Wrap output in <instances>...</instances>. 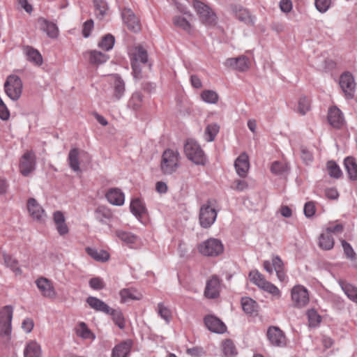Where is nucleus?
<instances>
[{
    "label": "nucleus",
    "instance_id": "1",
    "mask_svg": "<svg viewBox=\"0 0 357 357\" xmlns=\"http://www.w3.org/2000/svg\"><path fill=\"white\" fill-rule=\"evenodd\" d=\"M180 154L176 150L167 149L162 155L160 169L164 174L169 175L175 172L180 166Z\"/></svg>",
    "mask_w": 357,
    "mask_h": 357
},
{
    "label": "nucleus",
    "instance_id": "2",
    "mask_svg": "<svg viewBox=\"0 0 357 357\" xmlns=\"http://www.w3.org/2000/svg\"><path fill=\"white\" fill-rule=\"evenodd\" d=\"M215 206V200L209 199L201 206L199 220L202 227L209 228L215 222L218 215Z\"/></svg>",
    "mask_w": 357,
    "mask_h": 357
},
{
    "label": "nucleus",
    "instance_id": "3",
    "mask_svg": "<svg viewBox=\"0 0 357 357\" xmlns=\"http://www.w3.org/2000/svg\"><path fill=\"white\" fill-rule=\"evenodd\" d=\"M184 152L188 160L197 165H204L206 157L200 146L193 139H188L184 145Z\"/></svg>",
    "mask_w": 357,
    "mask_h": 357
},
{
    "label": "nucleus",
    "instance_id": "4",
    "mask_svg": "<svg viewBox=\"0 0 357 357\" xmlns=\"http://www.w3.org/2000/svg\"><path fill=\"white\" fill-rule=\"evenodd\" d=\"M193 7L195 9L200 20L206 25H215L217 22V17L214 11L204 3L195 1Z\"/></svg>",
    "mask_w": 357,
    "mask_h": 357
},
{
    "label": "nucleus",
    "instance_id": "5",
    "mask_svg": "<svg viewBox=\"0 0 357 357\" xmlns=\"http://www.w3.org/2000/svg\"><path fill=\"white\" fill-rule=\"evenodd\" d=\"M13 308L6 305L0 310V335L9 337L12 332Z\"/></svg>",
    "mask_w": 357,
    "mask_h": 357
},
{
    "label": "nucleus",
    "instance_id": "6",
    "mask_svg": "<svg viewBox=\"0 0 357 357\" xmlns=\"http://www.w3.org/2000/svg\"><path fill=\"white\" fill-rule=\"evenodd\" d=\"M222 242L216 238H211L199 245V251L205 256L216 257L223 252Z\"/></svg>",
    "mask_w": 357,
    "mask_h": 357
},
{
    "label": "nucleus",
    "instance_id": "7",
    "mask_svg": "<svg viewBox=\"0 0 357 357\" xmlns=\"http://www.w3.org/2000/svg\"><path fill=\"white\" fill-rule=\"evenodd\" d=\"M4 88L7 96L11 100H17L20 98L22 93V83L18 76L10 75L5 82Z\"/></svg>",
    "mask_w": 357,
    "mask_h": 357
},
{
    "label": "nucleus",
    "instance_id": "8",
    "mask_svg": "<svg viewBox=\"0 0 357 357\" xmlns=\"http://www.w3.org/2000/svg\"><path fill=\"white\" fill-rule=\"evenodd\" d=\"M340 86L347 99H352L355 94L356 83L353 75L349 73H344L340 77Z\"/></svg>",
    "mask_w": 357,
    "mask_h": 357
},
{
    "label": "nucleus",
    "instance_id": "9",
    "mask_svg": "<svg viewBox=\"0 0 357 357\" xmlns=\"http://www.w3.org/2000/svg\"><path fill=\"white\" fill-rule=\"evenodd\" d=\"M36 168V155L30 151H26L21 158L20 162V171L21 174L27 176Z\"/></svg>",
    "mask_w": 357,
    "mask_h": 357
},
{
    "label": "nucleus",
    "instance_id": "10",
    "mask_svg": "<svg viewBox=\"0 0 357 357\" xmlns=\"http://www.w3.org/2000/svg\"><path fill=\"white\" fill-rule=\"evenodd\" d=\"M249 278L250 281L261 290H279L274 284L266 281L264 276L257 270L251 271Z\"/></svg>",
    "mask_w": 357,
    "mask_h": 357
},
{
    "label": "nucleus",
    "instance_id": "11",
    "mask_svg": "<svg viewBox=\"0 0 357 357\" xmlns=\"http://www.w3.org/2000/svg\"><path fill=\"white\" fill-rule=\"evenodd\" d=\"M122 19L123 22L127 26L128 29L137 33L141 29L139 21L134 13L130 8H125L121 12Z\"/></svg>",
    "mask_w": 357,
    "mask_h": 357
},
{
    "label": "nucleus",
    "instance_id": "12",
    "mask_svg": "<svg viewBox=\"0 0 357 357\" xmlns=\"http://www.w3.org/2000/svg\"><path fill=\"white\" fill-rule=\"evenodd\" d=\"M205 326L211 332L224 333L227 331L225 324L218 317L213 315H207L204 319Z\"/></svg>",
    "mask_w": 357,
    "mask_h": 357
},
{
    "label": "nucleus",
    "instance_id": "13",
    "mask_svg": "<svg viewBox=\"0 0 357 357\" xmlns=\"http://www.w3.org/2000/svg\"><path fill=\"white\" fill-rule=\"evenodd\" d=\"M111 82L113 88V98L118 101L124 96L126 92L125 82L117 74L112 75Z\"/></svg>",
    "mask_w": 357,
    "mask_h": 357
},
{
    "label": "nucleus",
    "instance_id": "14",
    "mask_svg": "<svg viewBox=\"0 0 357 357\" xmlns=\"http://www.w3.org/2000/svg\"><path fill=\"white\" fill-rule=\"evenodd\" d=\"M267 337L271 344L277 347H283L286 344L285 336L278 327H269L267 331Z\"/></svg>",
    "mask_w": 357,
    "mask_h": 357
},
{
    "label": "nucleus",
    "instance_id": "15",
    "mask_svg": "<svg viewBox=\"0 0 357 357\" xmlns=\"http://www.w3.org/2000/svg\"><path fill=\"white\" fill-rule=\"evenodd\" d=\"M27 209L30 215L35 220L43 221L46 217L45 212L43 207L34 198H30L27 202Z\"/></svg>",
    "mask_w": 357,
    "mask_h": 357
},
{
    "label": "nucleus",
    "instance_id": "16",
    "mask_svg": "<svg viewBox=\"0 0 357 357\" xmlns=\"http://www.w3.org/2000/svg\"><path fill=\"white\" fill-rule=\"evenodd\" d=\"M83 56L91 64L96 66L105 63L109 59L107 54L97 50L86 51L83 53Z\"/></svg>",
    "mask_w": 357,
    "mask_h": 357
},
{
    "label": "nucleus",
    "instance_id": "17",
    "mask_svg": "<svg viewBox=\"0 0 357 357\" xmlns=\"http://www.w3.org/2000/svg\"><path fill=\"white\" fill-rule=\"evenodd\" d=\"M328 121L335 128H340L344 123L343 114L337 107H333L329 109Z\"/></svg>",
    "mask_w": 357,
    "mask_h": 357
},
{
    "label": "nucleus",
    "instance_id": "18",
    "mask_svg": "<svg viewBox=\"0 0 357 357\" xmlns=\"http://www.w3.org/2000/svg\"><path fill=\"white\" fill-rule=\"evenodd\" d=\"M225 65L227 67H229L232 69L241 72L247 70L249 68L248 59L245 56L227 59L225 62Z\"/></svg>",
    "mask_w": 357,
    "mask_h": 357
},
{
    "label": "nucleus",
    "instance_id": "19",
    "mask_svg": "<svg viewBox=\"0 0 357 357\" xmlns=\"http://www.w3.org/2000/svg\"><path fill=\"white\" fill-rule=\"evenodd\" d=\"M132 347V341L126 340L116 344L112 351V357H128Z\"/></svg>",
    "mask_w": 357,
    "mask_h": 357
},
{
    "label": "nucleus",
    "instance_id": "20",
    "mask_svg": "<svg viewBox=\"0 0 357 357\" xmlns=\"http://www.w3.org/2000/svg\"><path fill=\"white\" fill-rule=\"evenodd\" d=\"M234 167L239 176L245 177L250 168L248 155L245 153H242L235 160Z\"/></svg>",
    "mask_w": 357,
    "mask_h": 357
},
{
    "label": "nucleus",
    "instance_id": "21",
    "mask_svg": "<svg viewBox=\"0 0 357 357\" xmlns=\"http://www.w3.org/2000/svg\"><path fill=\"white\" fill-rule=\"evenodd\" d=\"M40 29L46 33L48 37L56 38L59 36V29L56 24L49 22L44 18L38 19Z\"/></svg>",
    "mask_w": 357,
    "mask_h": 357
},
{
    "label": "nucleus",
    "instance_id": "22",
    "mask_svg": "<svg viewBox=\"0 0 357 357\" xmlns=\"http://www.w3.org/2000/svg\"><path fill=\"white\" fill-rule=\"evenodd\" d=\"M107 201L115 206H122L125 202L124 194L118 188H112L106 194Z\"/></svg>",
    "mask_w": 357,
    "mask_h": 357
},
{
    "label": "nucleus",
    "instance_id": "23",
    "mask_svg": "<svg viewBox=\"0 0 357 357\" xmlns=\"http://www.w3.org/2000/svg\"><path fill=\"white\" fill-rule=\"evenodd\" d=\"M234 11L235 12L236 17L239 21L246 24L254 25L255 17L250 13L248 10L241 6H236Z\"/></svg>",
    "mask_w": 357,
    "mask_h": 357
},
{
    "label": "nucleus",
    "instance_id": "24",
    "mask_svg": "<svg viewBox=\"0 0 357 357\" xmlns=\"http://www.w3.org/2000/svg\"><path fill=\"white\" fill-rule=\"evenodd\" d=\"M86 303L90 306L91 308L93 309L97 312H102L105 314L109 312V309L111 308L104 301L93 296H89L86 299Z\"/></svg>",
    "mask_w": 357,
    "mask_h": 357
},
{
    "label": "nucleus",
    "instance_id": "25",
    "mask_svg": "<svg viewBox=\"0 0 357 357\" xmlns=\"http://www.w3.org/2000/svg\"><path fill=\"white\" fill-rule=\"evenodd\" d=\"M42 349L40 345L34 340L26 343L24 349V357H41Z\"/></svg>",
    "mask_w": 357,
    "mask_h": 357
},
{
    "label": "nucleus",
    "instance_id": "26",
    "mask_svg": "<svg viewBox=\"0 0 357 357\" xmlns=\"http://www.w3.org/2000/svg\"><path fill=\"white\" fill-rule=\"evenodd\" d=\"M76 335L84 340H94L95 334L89 328L87 325L83 322H79L75 328Z\"/></svg>",
    "mask_w": 357,
    "mask_h": 357
},
{
    "label": "nucleus",
    "instance_id": "27",
    "mask_svg": "<svg viewBox=\"0 0 357 357\" xmlns=\"http://www.w3.org/2000/svg\"><path fill=\"white\" fill-rule=\"evenodd\" d=\"M23 50L29 61L37 66H40L43 63L42 56L37 50L27 45L24 47Z\"/></svg>",
    "mask_w": 357,
    "mask_h": 357
},
{
    "label": "nucleus",
    "instance_id": "28",
    "mask_svg": "<svg viewBox=\"0 0 357 357\" xmlns=\"http://www.w3.org/2000/svg\"><path fill=\"white\" fill-rule=\"evenodd\" d=\"M86 252L91 258L97 261L105 262L109 259V254L104 250L87 247L86 248Z\"/></svg>",
    "mask_w": 357,
    "mask_h": 357
},
{
    "label": "nucleus",
    "instance_id": "29",
    "mask_svg": "<svg viewBox=\"0 0 357 357\" xmlns=\"http://www.w3.org/2000/svg\"><path fill=\"white\" fill-rule=\"evenodd\" d=\"M291 299L297 307H303L309 302L308 291H291Z\"/></svg>",
    "mask_w": 357,
    "mask_h": 357
},
{
    "label": "nucleus",
    "instance_id": "30",
    "mask_svg": "<svg viewBox=\"0 0 357 357\" xmlns=\"http://www.w3.org/2000/svg\"><path fill=\"white\" fill-rule=\"evenodd\" d=\"M130 211L137 218H141L146 213V208L142 201L139 198L133 199L130 205Z\"/></svg>",
    "mask_w": 357,
    "mask_h": 357
},
{
    "label": "nucleus",
    "instance_id": "31",
    "mask_svg": "<svg viewBox=\"0 0 357 357\" xmlns=\"http://www.w3.org/2000/svg\"><path fill=\"white\" fill-rule=\"evenodd\" d=\"M95 218L100 223L107 224L112 218V213L107 207L100 206L95 211Z\"/></svg>",
    "mask_w": 357,
    "mask_h": 357
},
{
    "label": "nucleus",
    "instance_id": "32",
    "mask_svg": "<svg viewBox=\"0 0 357 357\" xmlns=\"http://www.w3.org/2000/svg\"><path fill=\"white\" fill-rule=\"evenodd\" d=\"M345 169L351 180L357 179V164L353 157L348 156L344 160Z\"/></svg>",
    "mask_w": 357,
    "mask_h": 357
},
{
    "label": "nucleus",
    "instance_id": "33",
    "mask_svg": "<svg viewBox=\"0 0 357 357\" xmlns=\"http://www.w3.org/2000/svg\"><path fill=\"white\" fill-rule=\"evenodd\" d=\"M111 315L114 323L120 328L123 329L126 326L125 318L122 312L119 309L110 308L109 312L106 314Z\"/></svg>",
    "mask_w": 357,
    "mask_h": 357
},
{
    "label": "nucleus",
    "instance_id": "34",
    "mask_svg": "<svg viewBox=\"0 0 357 357\" xmlns=\"http://www.w3.org/2000/svg\"><path fill=\"white\" fill-rule=\"evenodd\" d=\"M79 150L77 148L72 149L68 157V161L69 166L74 172H79Z\"/></svg>",
    "mask_w": 357,
    "mask_h": 357
},
{
    "label": "nucleus",
    "instance_id": "35",
    "mask_svg": "<svg viewBox=\"0 0 357 357\" xmlns=\"http://www.w3.org/2000/svg\"><path fill=\"white\" fill-rule=\"evenodd\" d=\"M220 126L218 123L208 124L204 134V140L207 142H211L214 141L216 135L219 132Z\"/></svg>",
    "mask_w": 357,
    "mask_h": 357
},
{
    "label": "nucleus",
    "instance_id": "36",
    "mask_svg": "<svg viewBox=\"0 0 357 357\" xmlns=\"http://www.w3.org/2000/svg\"><path fill=\"white\" fill-rule=\"evenodd\" d=\"M143 104V96L139 91L134 92L128 102V107L133 110H138Z\"/></svg>",
    "mask_w": 357,
    "mask_h": 357
},
{
    "label": "nucleus",
    "instance_id": "37",
    "mask_svg": "<svg viewBox=\"0 0 357 357\" xmlns=\"http://www.w3.org/2000/svg\"><path fill=\"white\" fill-rule=\"evenodd\" d=\"M115 236L126 244H133L136 242L137 236L133 234L121 229L115 231Z\"/></svg>",
    "mask_w": 357,
    "mask_h": 357
},
{
    "label": "nucleus",
    "instance_id": "38",
    "mask_svg": "<svg viewBox=\"0 0 357 357\" xmlns=\"http://www.w3.org/2000/svg\"><path fill=\"white\" fill-rule=\"evenodd\" d=\"M173 23L174 25L178 29H181L188 33L191 31V24L189 20L185 17L181 15L175 16L173 18Z\"/></svg>",
    "mask_w": 357,
    "mask_h": 357
},
{
    "label": "nucleus",
    "instance_id": "39",
    "mask_svg": "<svg viewBox=\"0 0 357 357\" xmlns=\"http://www.w3.org/2000/svg\"><path fill=\"white\" fill-rule=\"evenodd\" d=\"M319 247L324 250H331L333 248L334 240L331 235L327 233H323L320 235L319 241Z\"/></svg>",
    "mask_w": 357,
    "mask_h": 357
},
{
    "label": "nucleus",
    "instance_id": "40",
    "mask_svg": "<svg viewBox=\"0 0 357 357\" xmlns=\"http://www.w3.org/2000/svg\"><path fill=\"white\" fill-rule=\"evenodd\" d=\"M202 100L208 104H215L219 100L218 94L213 90H204L201 93Z\"/></svg>",
    "mask_w": 357,
    "mask_h": 357
},
{
    "label": "nucleus",
    "instance_id": "41",
    "mask_svg": "<svg viewBox=\"0 0 357 357\" xmlns=\"http://www.w3.org/2000/svg\"><path fill=\"white\" fill-rule=\"evenodd\" d=\"M158 315L165 320L166 324H169L172 318L171 310L164 305L163 303H159L157 306Z\"/></svg>",
    "mask_w": 357,
    "mask_h": 357
},
{
    "label": "nucleus",
    "instance_id": "42",
    "mask_svg": "<svg viewBox=\"0 0 357 357\" xmlns=\"http://www.w3.org/2000/svg\"><path fill=\"white\" fill-rule=\"evenodd\" d=\"M121 302L126 303L130 301H136L142 298V295L139 291H120Z\"/></svg>",
    "mask_w": 357,
    "mask_h": 357
},
{
    "label": "nucleus",
    "instance_id": "43",
    "mask_svg": "<svg viewBox=\"0 0 357 357\" xmlns=\"http://www.w3.org/2000/svg\"><path fill=\"white\" fill-rule=\"evenodd\" d=\"M114 42V37L111 34H107L99 42L98 47L103 50L109 51L112 49Z\"/></svg>",
    "mask_w": 357,
    "mask_h": 357
},
{
    "label": "nucleus",
    "instance_id": "44",
    "mask_svg": "<svg viewBox=\"0 0 357 357\" xmlns=\"http://www.w3.org/2000/svg\"><path fill=\"white\" fill-rule=\"evenodd\" d=\"M4 262L16 275L22 273L21 268L18 266V261L8 255H3Z\"/></svg>",
    "mask_w": 357,
    "mask_h": 357
},
{
    "label": "nucleus",
    "instance_id": "45",
    "mask_svg": "<svg viewBox=\"0 0 357 357\" xmlns=\"http://www.w3.org/2000/svg\"><path fill=\"white\" fill-rule=\"evenodd\" d=\"M93 4L96 10V15L98 18H102L107 10V3L103 0H94Z\"/></svg>",
    "mask_w": 357,
    "mask_h": 357
},
{
    "label": "nucleus",
    "instance_id": "46",
    "mask_svg": "<svg viewBox=\"0 0 357 357\" xmlns=\"http://www.w3.org/2000/svg\"><path fill=\"white\" fill-rule=\"evenodd\" d=\"M241 305L243 311L247 314H252L257 308L256 302L250 298H243Z\"/></svg>",
    "mask_w": 357,
    "mask_h": 357
},
{
    "label": "nucleus",
    "instance_id": "47",
    "mask_svg": "<svg viewBox=\"0 0 357 357\" xmlns=\"http://www.w3.org/2000/svg\"><path fill=\"white\" fill-rule=\"evenodd\" d=\"M222 349L226 356H233L237 354L236 347L230 340H226L222 342Z\"/></svg>",
    "mask_w": 357,
    "mask_h": 357
},
{
    "label": "nucleus",
    "instance_id": "48",
    "mask_svg": "<svg viewBox=\"0 0 357 357\" xmlns=\"http://www.w3.org/2000/svg\"><path fill=\"white\" fill-rule=\"evenodd\" d=\"M327 172L331 177L338 178L342 174V172L339 166L334 161H328L327 162Z\"/></svg>",
    "mask_w": 357,
    "mask_h": 357
},
{
    "label": "nucleus",
    "instance_id": "49",
    "mask_svg": "<svg viewBox=\"0 0 357 357\" xmlns=\"http://www.w3.org/2000/svg\"><path fill=\"white\" fill-rule=\"evenodd\" d=\"M307 318L310 327H317L321 321V317L313 309L308 310Z\"/></svg>",
    "mask_w": 357,
    "mask_h": 357
},
{
    "label": "nucleus",
    "instance_id": "50",
    "mask_svg": "<svg viewBox=\"0 0 357 357\" xmlns=\"http://www.w3.org/2000/svg\"><path fill=\"white\" fill-rule=\"evenodd\" d=\"M36 284L39 290H53L52 282L44 277H40L36 280Z\"/></svg>",
    "mask_w": 357,
    "mask_h": 357
},
{
    "label": "nucleus",
    "instance_id": "51",
    "mask_svg": "<svg viewBox=\"0 0 357 357\" xmlns=\"http://www.w3.org/2000/svg\"><path fill=\"white\" fill-rule=\"evenodd\" d=\"M222 288L221 281L217 275H213L207 282L204 290H217Z\"/></svg>",
    "mask_w": 357,
    "mask_h": 357
},
{
    "label": "nucleus",
    "instance_id": "52",
    "mask_svg": "<svg viewBox=\"0 0 357 357\" xmlns=\"http://www.w3.org/2000/svg\"><path fill=\"white\" fill-rule=\"evenodd\" d=\"M314 66L318 70H324L327 68H331L333 66V62L331 60L327 61L323 56L318 57Z\"/></svg>",
    "mask_w": 357,
    "mask_h": 357
},
{
    "label": "nucleus",
    "instance_id": "53",
    "mask_svg": "<svg viewBox=\"0 0 357 357\" xmlns=\"http://www.w3.org/2000/svg\"><path fill=\"white\" fill-rule=\"evenodd\" d=\"M271 171L273 174L280 176L287 171V167L280 162L275 161L271 166Z\"/></svg>",
    "mask_w": 357,
    "mask_h": 357
},
{
    "label": "nucleus",
    "instance_id": "54",
    "mask_svg": "<svg viewBox=\"0 0 357 357\" xmlns=\"http://www.w3.org/2000/svg\"><path fill=\"white\" fill-rule=\"evenodd\" d=\"M89 283L90 287L93 289L98 290L106 288V285L103 279L99 277L92 278L90 279Z\"/></svg>",
    "mask_w": 357,
    "mask_h": 357
},
{
    "label": "nucleus",
    "instance_id": "55",
    "mask_svg": "<svg viewBox=\"0 0 357 357\" xmlns=\"http://www.w3.org/2000/svg\"><path fill=\"white\" fill-rule=\"evenodd\" d=\"M331 0H314L317 10L321 13H326L330 8Z\"/></svg>",
    "mask_w": 357,
    "mask_h": 357
},
{
    "label": "nucleus",
    "instance_id": "56",
    "mask_svg": "<svg viewBox=\"0 0 357 357\" xmlns=\"http://www.w3.org/2000/svg\"><path fill=\"white\" fill-rule=\"evenodd\" d=\"M148 61V55L146 50H144L142 47H139L137 48L136 53L135 54V61L137 63L140 61L142 63H146Z\"/></svg>",
    "mask_w": 357,
    "mask_h": 357
},
{
    "label": "nucleus",
    "instance_id": "57",
    "mask_svg": "<svg viewBox=\"0 0 357 357\" xmlns=\"http://www.w3.org/2000/svg\"><path fill=\"white\" fill-rule=\"evenodd\" d=\"M310 109V102L306 97H302L298 100V110L300 114L304 115Z\"/></svg>",
    "mask_w": 357,
    "mask_h": 357
},
{
    "label": "nucleus",
    "instance_id": "58",
    "mask_svg": "<svg viewBox=\"0 0 357 357\" xmlns=\"http://www.w3.org/2000/svg\"><path fill=\"white\" fill-rule=\"evenodd\" d=\"M342 245L347 258L350 259H354L355 258L356 254L350 244L346 242L344 240H342Z\"/></svg>",
    "mask_w": 357,
    "mask_h": 357
},
{
    "label": "nucleus",
    "instance_id": "59",
    "mask_svg": "<svg viewBox=\"0 0 357 357\" xmlns=\"http://www.w3.org/2000/svg\"><path fill=\"white\" fill-rule=\"evenodd\" d=\"M34 326L33 320L31 318H25L22 322V328L26 333L32 331Z\"/></svg>",
    "mask_w": 357,
    "mask_h": 357
},
{
    "label": "nucleus",
    "instance_id": "60",
    "mask_svg": "<svg viewBox=\"0 0 357 357\" xmlns=\"http://www.w3.org/2000/svg\"><path fill=\"white\" fill-rule=\"evenodd\" d=\"M304 214L307 218L312 217L315 213V206L312 202H307L304 206Z\"/></svg>",
    "mask_w": 357,
    "mask_h": 357
},
{
    "label": "nucleus",
    "instance_id": "61",
    "mask_svg": "<svg viewBox=\"0 0 357 357\" xmlns=\"http://www.w3.org/2000/svg\"><path fill=\"white\" fill-rule=\"evenodd\" d=\"M93 27V21L92 20H89L84 23L82 34L84 38H88L91 31Z\"/></svg>",
    "mask_w": 357,
    "mask_h": 357
},
{
    "label": "nucleus",
    "instance_id": "62",
    "mask_svg": "<svg viewBox=\"0 0 357 357\" xmlns=\"http://www.w3.org/2000/svg\"><path fill=\"white\" fill-rule=\"evenodd\" d=\"M279 6L280 10L285 13H289L293 8L292 2L291 0H280Z\"/></svg>",
    "mask_w": 357,
    "mask_h": 357
},
{
    "label": "nucleus",
    "instance_id": "63",
    "mask_svg": "<svg viewBox=\"0 0 357 357\" xmlns=\"http://www.w3.org/2000/svg\"><path fill=\"white\" fill-rule=\"evenodd\" d=\"M301 156L302 160L307 164L312 162L313 160L312 153L305 147L301 148Z\"/></svg>",
    "mask_w": 357,
    "mask_h": 357
},
{
    "label": "nucleus",
    "instance_id": "64",
    "mask_svg": "<svg viewBox=\"0 0 357 357\" xmlns=\"http://www.w3.org/2000/svg\"><path fill=\"white\" fill-rule=\"evenodd\" d=\"M343 231V226L341 224L331 225L326 228V233L331 235V234H340Z\"/></svg>",
    "mask_w": 357,
    "mask_h": 357
}]
</instances>
